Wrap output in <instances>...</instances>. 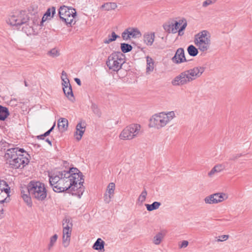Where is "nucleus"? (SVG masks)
I'll return each mask as SVG.
<instances>
[{
  "mask_svg": "<svg viewBox=\"0 0 252 252\" xmlns=\"http://www.w3.org/2000/svg\"><path fill=\"white\" fill-rule=\"evenodd\" d=\"M204 70V67L197 66L183 71L172 80L171 84L175 86L187 85L200 77Z\"/></svg>",
  "mask_w": 252,
  "mask_h": 252,
  "instance_id": "nucleus-1",
  "label": "nucleus"
},
{
  "mask_svg": "<svg viewBox=\"0 0 252 252\" xmlns=\"http://www.w3.org/2000/svg\"><path fill=\"white\" fill-rule=\"evenodd\" d=\"M174 117L175 113L173 111L155 114L150 119L149 126L160 129L165 126Z\"/></svg>",
  "mask_w": 252,
  "mask_h": 252,
  "instance_id": "nucleus-2",
  "label": "nucleus"
},
{
  "mask_svg": "<svg viewBox=\"0 0 252 252\" xmlns=\"http://www.w3.org/2000/svg\"><path fill=\"white\" fill-rule=\"evenodd\" d=\"M28 193L39 201L44 200L47 196L45 185L40 182H31L27 187Z\"/></svg>",
  "mask_w": 252,
  "mask_h": 252,
  "instance_id": "nucleus-3",
  "label": "nucleus"
},
{
  "mask_svg": "<svg viewBox=\"0 0 252 252\" xmlns=\"http://www.w3.org/2000/svg\"><path fill=\"white\" fill-rule=\"evenodd\" d=\"M64 176H67L69 179L74 182V184L78 185V191L75 192V194H78L79 196L82 195L84 188L82 187L84 183V179L83 175L77 168L72 167L70 168L68 171H63Z\"/></svg>",
  "mask_w": 252,
  "mask_h": 252,
  "instance_id": "nucleus-4",
  "label": "nucleus"
},
{
  "mask_svg": "<svg viewBox=\"0 0 252 252\" xmlns=\"http://www.w3.org/2000/svg\"><path fill=\"white\" fill-rule=\"evenodd\" d=\"M7 23L11 26L19 27L21 25H25L27 27L28 26L30 28L32 27V22L30 23V18L27 15L26 11H19L15 12L10 15L7 20Z\"/></svg>",
  "mask_w": 252,
  "mask_h": 252,
  "instance_id": "nucleus-5",
  "label": "nucleus"
},
{
  "mask_svg": "<svg viewBox=\"0 0 252 252\" xmlns=\"http://www.w3.org/2000/svg\"><path fill=\"white\" fill-rule=\"evenodd\" d=\"M125 63V55L121 52H114L110 54L106 62L110 70L117 72Z\"/></svg>",
  "mask_w": 252,
  "mask_h": 252,
  "instance_id": "nucleus-6",
  "label": "nucleus"
},
{
  "mask_svg": "<svg viewBox=\"0 0 252 252\" xmlns=\"http://www.w3.org/2000/svg\"><path fill=\"white\" fill-rule=\"evenodd\" d=\"M59 15L60 19L64 22L67 26H72L76 21L74 20L76 16L75 9L63 5L59 10Z\"/></svg>",
  "mask_w": 252,
  "mask_h": 252,
  "instance_id": "nucleus-7",
  "label": "nucleus"
},
{
  "mask_svg": "<svg viewBox=\"0 0 252 252\" xmlns=\"http://www.w3.org/2000/svg\"><path fill=\"white\" fill-rule=\"evenodd\" d=\"M194 43L202 52L207 51L210 46V36L207 31L204 30L195 35Z\"/></svg>",
  "mask_w": 252,
  "mask_h": 252,
  "instance_id": "nucleus-8",
  "label": "nucleus"
},
{
  "mask_svg": "<svg viewBox=\"0 0 252 252\" xmlns=\"http://www.w3.org/2000/svg\"><path fill=\"white\" fill-rule=\"evenodd\" d=\"M68 189L77 192L78 188V185L74 184V182L66 176H63L56 186H53V190L57 192H64Z\"/></svg>",
  "mask_w": 252,
  "mask_h": 252,
  "instance_id": "nucleus-9",
  "label": "nucleus"
},
{
  "mask_svg": "<svg viewBox=\"0 0 252 252\" xmlns=\"http://www.w3.org/2000/svg\"><path fill=\"white\" fill-rule=\"evenodd\" d=\"M140 129L141 126L139 124L130 125L123 130L120 135V138L124 140L132 139L137 136Z\"/></svg>",
  "mask_w": 252,
  "mask_h": 252,
  "instance_id": "nucleus-10",
  "label": "nucleus"
},
{
  "mask_svg": "<svg viewBox=\"0 0 252 252\" xmlns=\"http://www.w3.org/2000/svg\"><path fill=\"white\" fill-rule=\"evenodd\" d=\"M19 157L17 159H14L10 163V167L14 169L23 168L29 162V159L24 156V155L19 154Z\"/></svg>",
  "mask_w": 252,
  "mask_h": 252,
  "instance_id": "nucleus-11",
  "label": "nucleus"
},
{
  "mask_svg": "<svg viewBox=\"0 0 252 252\" xmlns=\"http://www.w3.org/2000/svg\"><path fill=\"white\" fill-rule=\"evenodd\" d=\"M18 152V148H12L8 149L5 154L4 157L6 160V163L10 165L11 161L14 159H17L19 157Z\"/></svg>",
  "mask_w": 252,
  "mask_h": 252,
  "instance_id": "nucleus-12",
  "label": "nucleus"
},
{
  "mask_svg": "<svg viewBox=\"0 0 252 252\" xmlns=\"http://www.w3.org/2000/svg\"><path fill=\"white\" fill-rule=\"evenodd\" d=\"M173 63H182L184 62H187L185 57L184 50L182 48H178L174 56L172 58Z\"/></svg>",
  "mask_w": 252,
  "mask_h": 252,
  "instance_id": "nucleus-13",
  "label": "nucleus"
},
{
  "mask_svg": "<svg viewBox=\"0 0 252 252\" xmlns=\"http://www.w3.org/2000/svg\"><path fill=\"white\" fill-rule=\"evenodd\" d=\"M72 222L70 221V219L69 218L65 217L63 221V235H70L71 236L72 227Z\"/></svg>",
  "mask_w": 252,
  "mask_h": 252,
  "instance_id": "nucleus-14",
  "label": "nucleus"
},
{
  "mask_svg": "<svg viewBox=\"0 0 252 252\" xmlns=\"http://www.w3.org/2000/svg\"><path fill=\"white\" fill-rule=\"evenodd\" d=\"M115 189V184L114 183L112 182L108 184L106 192L104 196V200L105 203H109L110 202L111 198L114 195Z\"/></svg>",
  "mask_w": 252,
  "mask_h": 252,
  "instance_id": "nucleus-15",
  "label": "nucleus"
},
{
  "mask_svg": "<svg viewBox=\"0 0 252 252\" xmlns=\"http://www.w3.org/2000/svg\"><path fill=\"white\" fill-rule=\"evenodd\" d=\"M174 26L175 27V30H176V32L178 31V29L179 28L178 31V35H182L184 34L183 31L186 29L187 26V23L186 19L179 20L178 21H174Z\"/></svg>",
  "mask_w": 252,
  "mask_h": 252,
  "instance_id": "nucleus-16",
  "label": "nucleus"
},
{
  "mask_svg": "<svg viewBox=\"0 0 252 252\" xmlns=\"http://www.w3.org/2000/svg\"><path fill=\"white\" fill-rule=\"evenodd\" d=\"M63 174V171L59 172L57 175H52L50 176L49 182L51 186L53 188V186H56L58 182L61 180V179L64 176Z\"/></svg>",
  "mask_w": 252,
  "mask_h": 252,
  "instance_id": "nucleus-17",
  "label": "nucleus"
},
{
  "mask_svg": "<svg viewBox=\"0 0 252 252\" xmlns=\"http://www.w3.org/2000/svg\"><path fill=\"white\" fill-rule=\"evenodd\" d=\"M85 126L84 125H82L81 123H79L76 126V131L75 132L76 139L77 141H79L81 139L85 131Z\"/></svg>",
  "mask_w": 252,
  "mask_h": 252,
  "instance_id": "nucleus-18",
  "label": "nucleus"
},
{
  "mask_svg": "<svg viewBox=\"0 0 252 252\" xmlns=\"http://www.w3.org/2000/svg\"><path fill=\"white\" fill-rule=\"evenodd\" d=\"M56 13V8L55 7L53 6L51 8H49L47 9L45 13L44 14L41 21L40 22V26H43V23L46 21L48 17L51 16V14L52 13V17H53L54 15Z\"/></svg>",
  "mask_w": 252,
  "mask_h": 252,
  "instance_id": "nucleus-19",
  "label": "nucleus"
},
{
  "mask_svg": "<svg viewBox=\"0 0 252 252\" xmlns=\"http://www.w3.org/2000/svg\"><path fill=\"white\" fill-rule=\"evenodd\" d=\"M105 242L101 239L98 238L93 246V248L95 250L99 251L100 252H104Z\"/></svg>",
  "mask_w": 252,
  "mask_h": 252,
  "instance_id": "nucleus-20",
  "label": "nucleus"
},
{
  "mask_svg": "<svg viewBox=\"0 0 252 252\" xmlns=\"http://www.w3.org/2000/svg\"><path fill=\"white\" fill-rule=\"evenodd\" d=\"M127 30L130 38H139L142 36L140 31L136 28H128Z\"/></svg>",
  "mask_w": 252,
  "mask_h": 252,
  "instance_id": "nucleus-21",
  "label": "nucleus"
},
{
  "mask_svg": "<svg viewBox=\"0 0 252 252\" xmlns=\"http://www.w3.org/2000/svg\"><path fill=\"white\" fill-rule=\"evenodd\" d=\"M146 64V74H150L154 69V62L153 59L148 56L147 57Z\"/></svg>",
  "mask_w": 252,
  "mask_h": 252,
  "instance_id": "nucleus-22",
  "label": "nucleus"
},
{
  "mask_svg": "<svg viewBox=\"0 0 252 252\" xmlns=\"http://www.w3.org/2000/svg\"><path fill=\"white\" fill-rule=\"evenodd\" d=\"M68 121L65 118H60L58 122V127L59 130L62 131H64L67 128Z\"/></svg>",
  "mask_w": 252,
  "mask_h": 252,
  "instance_id": "nucleus-23",
  "label": "nucleus"
},
{
  "mask_svg": "<svg viewBox=\"0 0 252 252\" xmlns=\"http://www.w3.org/2000/svg\"><path fill=\"white\" fill-rule=\"evenodd\" d=\"M155 38V33H146L144 35V40L145 43L149 46L153 44Z\"/></svg>",
  "mask_w": 252,
  "mask_h": 252,
  "instance_id": "nucleus-24",
  "label": "nucleus"
},
{
  "mask_svg": "<svg viewBox=\"0 0 252 252\" xmlns=\"http://www.w3.org/2000/svg\"><path fill=\"white\" fill-rule=\"evenodd\" d=\"M214 196L215 197V201L214 202H215V204L221 202L228 198L227 194L223 192L214 193Z\"/></svg>",
  "mask_w": 252,
  "mask_h": 252,
  "instance_id": "nucleus-25",
  "label": "nucleus"
},
{
  "mask_svg": "<svg viewBox=\"0 0 252 252\" xmlns=\"http://www.w3.org/2000/svg\"><path fill=\"white\" fill-rule=\"evenodd\" d=\"M63 93L71 101H73L74 100V97L73 95L72 87L70 86H69L67 87H63Z\"/></svg>",
  "mask_w": 252,
  "mask_h": 252,
  "instance_id": "nucleus-26",
  "label": "nucleus"
},
{
  "mask_svg": "<svg viewBox=\"0 0 252 252\" xmlns=\"http://www.w3.org/2000/svg\"><path fill=\"white\" fill-rule=\"evenodd\" d=\"M165 233L161 231L157 233L153 237V243L156 245H159L163 239Z\"/></svg>",
  "mask_w": 252,
  "mask_h": 252,
  "instance_id": "nucleus-27",
  "label": "nucleus"
},
{
  "mask_svg": "<svg viewBox=\"0 0 252 252\" xmlns=\"http://www.w3.org/2000/svg\"><path fill=\"white\" fill-rule=\"evenodd\" d=\"M224 169V166L222 164H217L211 169V170L208 173V175L210 177H212L215 173H219Z\"/></svg>",
  "mask_w": 252,
  "mask_h": 252,
  "instance_id": "nucleus-28",
  "label": "nucleus"
},
{
  "mask_svg": "<svg viewBox=\"0 0 252 252\" xmlns=\"http://www.w3.org/2000/svg\"><path fill=\"white\" fill-rule=\"evenodd\" d=\"M9 115V113L8 109L5 107L0 105V120H5Z\"/></svg>",
  "mask_w": 252,
  "mask_h": 252,
  "instance_id": "nucleus-29",
  "label": "nucleus"
},
{
  "mask_svg": "<svg viewBox=\"0 0 252 252\" xmlns=\"http://www.w3.org/2000/svg\"><path fill=\"white\" fill-rule=\"evenodd\" d=\"M0 190L4 191L8 195L10 192V188L7 183L3 180H0Z\"/></svg>",
  "mask_w": 252,
  "mask_h": 252,
  "instance_id": "nucleus-30",
  "label": "nucleus"
},
{
  "mask_svg": "<svg viewBox=\"0 0 252 252\" xmlns=\"http://www.w3.org/2000/svg\"><path fill=\"white\" fill-rule=\"evenodd\" d=\"M145 205L148 211H152L158 209L161 205V203L159 202L155 201L151 204H146Z\"/></svg>",
  "mask_w": 252,
  "mask_h": 252,
  "instance_id": "nucleus-31",
  "label": "nucleus"
},
{
  "mask_svg": "<svg viewBox=\"0 0 252 252\" xmlns=\"http://www.w3.org/2000/svg\"><path fill=\"white\" fill-rule=\"evenodd\" d=\"M117 7V4L115 2H106L102 5L101 7L106 10L109 11L114 10Z\"/></svg>",
  "mask_w": 252,
  "mask_h": 252,
  "instance_id": "nucleus-32",
  "label": "nucleus"
},
{
  "mask_svg": "<svg viewBox=\"0 0 252 252\" xmlns=\"http://www.w3.org/2000/svg\"><path fill=\"white\" fill-rule=\"evenodd\" d=\"M121 49L122 53H126L131 51L132 49V47L129 44L123 43L121 44Z\"/></svg>",
  "mask_w": 252,
  "mask_h": 252,
  "instance_id": "nucleus-33",
  "label": "nucleus"
},
{
  "mask_svg": "<svg viewBox=\"0 0 252 252\" xmlns=\"http://www.w3.org/2000/svg\"><path fill=\"white\" fill-rule=\"evenodd\" d=\"M187 50L189 54L192 57L196 56L198 53V49L192 45H189L188 47Z\"/></svg>",
  "mask_w": 252,
  "mask_h": 252,
  "instance_id": "nucleus-34",
  "label": "nucleus"
},
{
  "mask_svg": "<svg viewBox=\"0 0 252 252\" xmlns=\"http://www.w3.org/2000/svg\"><path fill=\"white\" fill-rule=\"evenodd\" d=\"M147 195V192L146 189H144V190L141 193L140 195L139 196L137 201L138 202H140L141 204H142L143 202H144L145 201Z\"/></svg>",
  "mask_w": 252,
  "mask_h": 252,
  "instance_id": "nucleus-35",
  "label": "nucleus"
},
{
  "mask_svg": "<svg viewBox=\"0 0 252 252\" xmlns=\"http://www.w3.org/2000/svg\"><path fill=\"white\" fill-rule=\"evenodd\" d=\"M62 74L65 77V78H64V79H63L62 85L63 87H67L69 86H70L71 85L69 83V80L67 78L66 73L64 71H63Z\"/></svg>",
  "mask_w": 252,
  "mask_h": 252,
  "instance_id": "nucleus-36",
  "label": "nucleus"
},
{
  "mask_svg": "<svg viewBox=\"0 0 252 252\" xmlns=\"http://www.w3.org/2000/svg\"><path fill=\"white\" fill-rule=\"evenodd\" d=\"M71 236L63 235V245L64 248L67 247L70 243Z\"/></svg>",
  "mask_w": 252,
  "mask_h": 252,
  "instance_id": "nucleus-37",
  "label": "nucleus"
},
{
  "mask_svg": "<svg viewBox=\"0 0 252 252\" xmlns=\"http://www.w3.org/2000/svg\"><path fill=\"white\" fill-rule=\"evenodd\" d=\"M214 196V193L212 194H211L209 196H206L204 200L206 204H215V202H214L215 201V198Z\"/></svg>",
  "mask_w": 252,
  "mask_h": 252,
  "instance_id": "nucleus-38",
  "label": "nucleus"
},
{
  "mask_svg": "<svg viewBox=\"0 0 252 252\" xmlns=\"http://www.w3.org/2000/svg\"><path fill=\"white\" fill-rule=\"evenodd\" d=\"M112 36H113V38H110V36L109 35L108 38L104 40V43L105 44H109L110 42L114 41L116 40V39L119 37V36L117 35L114 32H112Z\"/></svg>",
  "mask_w": 252,
  "mask_h": 252,
  "instance_id": "nucleus-39",
  "label": "nucleus"
},
{
  "mask_svg": "<svg viewBox=\"0 0 252 252\" xmlns=\"http://www.w3.org/2000/svg\"><path fill=\"white\" fill-rule=\"evenodd\" d=\"M58 235L57 234H54L53 236H52L50 238V243L48 245V250H50L53 247L54 244L57 241V240L58 239Z\"/></svg>",
  "mask_w": 252,
  "mask_h": 252,
  "instance_id": "nucleus-40",
  "label": "nucleus"
},
{
  "mask_svg": "<svg viewBox=\"0 0 252 252\" xmlns=\"http://www.w3.org/2000/svg\"><path fill=\"white\" fill-rule=\"evenodd\" d=\"M21 194H22V197L23 200H24V201L25 202H26L28 205H31V204H32L31 198L28 195V194H25L24 193V191H21Z\"/></svg>",
  "mask_w": 252,
  "mask_h": 252,
  "instance_id": "nucleus-41",
  "label": "nucleus"
},
{
  "mask_svg": "<svg viewBox=\"0 0 252 252\" xmlns=\"http://www.w3.org/2000/svg\"><path fill=\"white\" fill-rule=\"evenodd\" d=\"M91 108H92L93 112L95 115H96L98 117H100L101 112H100L99 109H98L97 105H96L94 103H92V106H91Z\"/></svg>",
  "mask_w": 252,
  "mask_h": 252,
  "instance_id": "nucleus-42",
  "label": "nucleus"
},
{
  "mask_svg": "<svg viewBox=\"0 0 252 252\" xmlns=\"http://www.w3.org/2000/svg\"><path fill=\"white\" fill-rule=\"evenodd\" d=\"M8 195L5 193L4 191L0 190V203H3L6 202V198Z\"/></svg>",
  "mask_w": 252,
  "mask_h": 252,
  "instance_id": "nucleus-43",
  "label": "nucleus"
},
{
  "mask_svg": "<svg viewBox=\"0 0 252 252\" xmlns=\"http://www.w3.org/2000/svg\"><path fill=\"white\" fill-rule=\"evenodd\" d=\"M48 54L53 58L58 57L60 55L59 51L55 48L49 51Z\"/></svg>",
  "mask_w": 252,
  "mask_h": 252,
  "instance_id": "nucleus-44",
  "label": "nucleus"
},
{
  "mask_svg": "<svg viewBox=\"0 0 252 252\" xmlns=\"http://www.w3.org/2000/svg\"><path fill=\"white\" fill-rule=\"evenodd\" d=\"M122 37L124 40H127L130 38V37L128 32L127 29H126L122 33Z\"/></svg>",
  "mask_w": 252,
  "mask_h": 252,
  "instance_id": "nucleus-45",
  "label": "nucleus"
},
{
  "mask_svg": "<svg viewBox=\"0 0 252 252\" xmlns=\"http://www.w3.org/2000/svg\"><path fill=\"white\" fill-rule=\"evenodd\" d=\"M163 28L165 31L167 32L168 33L171 32V24L170 23H166L163 25Z\"/></svg>",
  "mask_w": 252,
  "mask_h": 252,
  "instance_id": "nucleus-46",
  "label": "nucleus"
},
{
  "mask_svg": "<svg viewBox=\"0 0 252 252\" xmlns=\"http://www.w3.org/2000/svg\"><path fill=\"white\" fill-rule=\"evenodd\" d=\"M55 126V122L54 123L53 126H52V127L49 129L48 131H47L46 132H45L43 134L40 135V137H46L47 136L49 135L51 131L53 130L54 128V127Z\"/></svg>",
  "mask_w": 252,
  "mask_h": 252,
  "instance_id": "nucleus-47",
  "label": "nucleus"
},
{
  "mask_svg": "<svg viewBox=\"0 0 252 252\" xmlns=\"http://www.w3.org/2000/svg\"><path fill=\"white\" fill-rule=\"evenodd\" d=\"M189 245V242L188 241L186 240H183L181 244H179V247L180 249L182 248H186Z\"/></svg>",
  "mask_w": 252,
  "mask_h": 252,
  "instance_id": "nucleus-48",
  "label": "nucleus"
},
{
  "mask_svg": "<svg viewBox=\"0 0 252 252\" xmlns=\"http://www.w3.org/2000/svg\"><path fill=\"white\" fill-rule=\"evenodd\" d=\"M219 239H218V242H221L223 241H225L229 238L228 235H223L220 236H219Z\"/></svg>",
  "mask_w": 252,
  "mask_h": 252,
  "instance_id": "nucleus-49",
  "label": "nucleus"
},
{
  "mask_svg": "<svg viewBox=\"0 0 252 252\" xmlns=\"http://www.w3.org/2000/svg\"><path fill=\"white\" fill-rule=\"evenodd\" d=\"M213 3L212 0H206L202 3V6L203 7H206Z\"/></svg>",
  "mask_w": 252,
  "mask_h": 252,
  "instance_id": "nucleus-50",
  "label": "nucleus"
},
{
  "mask_svg": "<svg viewBox=\"0 0 252 252\" xmlns=\"http://www.w3.org/2000/svg\"><path fill=\"white\" fill-rule=\"evenodd\" d=\"M241 154H236L231 157L229 159L231 160H235L236 159L241 157Z\"/></svg>",
  "mask_w": 252,
  "mask_h": 252,
  "instance_id": "nucleus-51",
  "label": "nucleus"
},
{
  "mask_svg": "<svg viewBox=\"0 0 252 252\" xmlns=\"http://www.w3.org/2000/svg\"><path fill=\"white\" fill-rule=\"evenodd\" d=\"M170 24H171V29L170 31H171V32L173 33H176V30L174 31L175 27L174 26V22H171Z\"/></svg>",
  "mask_w": 252,
  "mask_h": 252,
  "instance_id": "nucleus-52",
  "label": "nucleus"
},
{
  "mask_svg": "<svg viewBox=\"0 0 252 252\" xmlns=\"http://www.w3.org/2000/svg\"><path fill=\"white\" fill-rule=\"evenodd\" d=\"M74 81L76 82V83L79 85V86H81V80H80V79L78 78H74Z\"/></svg>",
  "mask_w": 252,
  "mask_h": 252,
  "instance_id": "nucleus-53",
  "label": "nucleus"
},
{
  "mask_svg": "<svg viewBox=\"0 0 252 252\" xmlns=\"http://www.w3.org/2000/svg\"><path fill=\"white\" fill-rule=\"evenodd\" d=\"M18 152H21L22 153H23L24 152H25V151L24 149H22V148L19 149L18 148Z\"/></svg>",
  "mask_w": 252,
  "mask_h": 252,
  "instance_id": "nucleus-54",
  "label": "nucleus"
},
{
  "mask_svg": "<svg viewBox=\"0 0 252 252\" xmlns=\"http://www.w3.org/2000/svg\"><path fill=\"white\" fill-rule=\"evenodd\" d=\"M46 141L48 142L50 146L52 145V142L48 138L46 139Z\"/></svg>",
  "mask_w": 252,
  "mask_h": 252,
  "instance_id": "nucleus-55",
  "label": "nucleus"
},
{
  "mask_svg": "<svg viewBox=\"0 0 252 252\" xmlns=\"http://www.w3.org/2000/svg\"><path fill=\"white\" fill-rule=\"evenodd\" d=\"M45 137H40V135L37 136V139H44Z\"/></svg>",
  "mask_w": 252,
  "mask_h": 252,
  "instance_id": "nucleus-56",
  "label": "nucleus"
},
{
  "mask_svg": "<svg viewBox=\"0 0 252 252\" xmlns=\"http://www.w3.org/2000/svg\"><path fill=\"white\" fill-rule=\"evenodd\" d=\"M3 209H2L1 210H0V217L1 216V215L3 214Z\"/></svg>",
  "mask_w": 252,
  "mask_h": 252,
  "instance_id": "nucleus-57",
  "label": "nucleus"
},
{
  "mask_svg": "<svg viewBox=\"0 0 252 252\" xmlns=\"http://www.w3.org/2000/svg\"><path fill=\"white\" fill-rule=\"evenodd\" d=\"M24 84H25V86H26V87L28 86V84L26 81H24Z\"/></svg>",
  "mask_w": 252,
  "mask_h": 252,
  "instance_id": "nucleus-58",
  "label": "nucleus"
},
{
  "mask_svg": "<svg viewBox=\"0 0 252 252\" xmlns=\"http://www.w3.org/2000/svg\"><path fill=\"white\" fill-rule=\"evenodd\" d=\"M62 80H63V79H64V78H65V77L64 76H63L62 74Z\"/></svg>",
  "mask_w": 252,
  "mask_h": 252,
  "instance_id": "nucleus-59",
  "label": "nucleus"
},
{
  "mask_svg": "<svg viewBox=\"0 0 252 252\" xmlns=\"http://www.w3.org/2000/svg\"><path fill=\"white\" fill-rule=\"evenodd\" d=\"M110 38H113V36H112V35H111Z\"/></svg>",
  "mask_w": 252,
  "mask_h": 252,
  "instance_id": "nucleus-60",
  "label": "nucleus"
}]
</instances>
